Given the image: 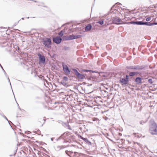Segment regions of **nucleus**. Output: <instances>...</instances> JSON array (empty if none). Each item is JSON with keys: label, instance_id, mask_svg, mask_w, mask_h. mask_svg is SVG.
<instances>
[{"label": "nucleus", "instance_id": "49530a36", "mask_svg": "<svg viewBox=\"0 0 157 157\" xmlns=\"http://www.w3.org/2000/svg\"><path fill=\"white\" fill-rule=\"evenodd\" d=\"M157 90V88H154L153 89V91H156V90Z\"/></svg>", "mask_w": 157, "mask_h": 157}, {"label": "nucleus", "instance_id": "052dcab7", "mask_svg": "<svg viewBox=\"0 0 157 157\" xmlns=\"http://www.w3.org/2000/svg\"><path fill=\"white\" fill-rule=\"evenodd\" d=\"M29 17H27V18L29 19Z\"/></svg>", "mask_w": 157, "mask_h": 157}, {"label": "nucleus", "instance_id": "7ed1b4c3", "mask_svg": "<svg viewBox=\"0 0 157 157\" xmlns=\"http://www.w3.org/2000/svg\"><path fill=\"white\" fill-rule=\"evenodd\" d=\"M41 41L42 44L46 48H51L52 41L51 38L49 37L43 38L41 39Z\"/></svg>", "mask_w": 157, "mask_h": 157}, {"label": "nucleus", "instance_id": "4be33fe9", "mask_svg": "<svg viewBox=\"0 0 157 157\" xmlns=\"http://www.w3.org/2000/svg\"><path fill=\"white\" fill-rule=\"evenodd\" d=\"M2 117H4L6 120L8 122L9 124H10V126L11 127V125L10 124V121L8 120V119L7 118V117L4 115H2Z\"/></svg>", "mask_w": 157, "mask_h": 157}, {"label": "nucleus", "instance_id": "09e8293b", "mask_svg": "<svg viewBox=\"0 0 157 157\" xmlns=\"http://www.w3.org/2000/svg\"><path fill=\"white\" fill-rule=\"evenodd\" d=\"M54 139V138H51V141H53Z\"/></svg>", "mask_w": 157, "mask_h": 157}, {"label": "nucleus", "instance_id": "6ab92c4d", "mask_svg": "<svg viewBox=\"0 0 157 157\" xmlns=\"http://www.w3.org/2000/svg\"><path fill=\"white\" fill-rule=\"evenodd\" d=\"M71 157H79L78 152L76 151L73 152V154Z\"/></svg>", "mask_w": 157, "mask_h": 157}, {"label": "nucleus", "instance_id": "e433bc0d", "mask_svg": "<svg viewBox=\"0 0 157 157\" xmlns=\"http://www.w3.org/2000/svg\"><path fill=\"white\" fill-rule=\"evenodd\" d=\"M121 5V3H120L119 2H117L116 3L115 5H114V6H116V5Z\"/></svg>", "mask_w": 157, "mask_h": 157}, {"label": "nucleus", "instance_id": "37998d69", "mask_svg": "<svg viewBox=\"0 0 157 157\" xmlns=\"http://www.w3.org/2000/svg\"><path fill=\"white\" fill-rule=\"evenodd\" d=\"M16 154V152H15L13 155H10V156H12L13 155H15Z\"/></svg>", "mask_w": 157, "mask_h": 157}, {"label": "nucleus", "instance_id": "8fccbe9b", "mask_svg": "<svg viewBox=\"0 0 157 157\" xmlns=\"http://www.w3.org/2000/svg\"><path fill=\"white\" fill-rule=\"evenodd\" d=\"M87 85V86H92V84H88Z\"/></svg>", "mask_w": 157, "mask_h": 157}, {"label": "nucleus", "instance_id": "338daca9", "mask_svg": "<svg viewBox=\"0 0 157 157\" xmlns=\"http://www.w3.org/2000/svg\"><path fill=\"white\" fill-rule=\"evenodd\" d=\"M33 17V18H34V17Z\"/></svg>", "mask_w": 157, "mask_h": 157}, {"label": "nucleus", "instance_id": "f257e3e1", "mask_svg": "<svg viewBox=\"0 0 157 157\" xmlns=\"http://www.w3.org/2000/svg\"><path fill=\"white\" fill-rule=\"evenodd\" d=\"M149 131L152 135H157V124L153 120L150 121Z\"/></svg>", "mask_w": 157, "mask_h": 157}, {"label": "nucleus", "instance_id": "c03bdc74", "mask_svg": "<svg viewBox=\"0 0 157 157\" xmlns=\"http://www.w3.org/2000/svg\"><path fill=\"white\" fill-rule=\"evenodd\" d=\"M37 132H38L37 134H39V135H40V130H39L37 131Z\"/></svg>", "mask_w": 157, "mask_h": 157}, {"label": "nucleus", "instance_id": "5701e85b", "mask_svg": "<svg viewBox=\"0 0 157 157\" xmlns=\"http://www.w3.org/2000/svg\"><path fill=\"white\" fill-rule=\"evenodd\" d=\"M39 78H40L41 80H42L43 81H45L46 82H48L47 80H46V79H45L44 78V77L42 76H41V77H40Z\"/></svg>", "mask_w": 157, "mask_h": 157}, {"label": "nucleus", "instance_id": "a211bd4d", "mask_svg": "<svg viewBox=\"0 0 157 157\" xmlns=\"http://www.w3.org/2000/svg\"><path fill=\"white\" fill-rule=\"evenodd\" d=\"M65 147L64 146H58L55 148V150L57 151H60L61 149L64 148Z\"/></svg>", "mask_w": 157, "mask_h": 157}, {"label": "nucleus", "instance_id": "0e129e2a", "mask_svg": "<svg viewBox=\"0 0 157 157\" xmlns=\"http://www.w3.org/2000/svg\"><path fill=\"white\" fill-rule=\"evenodd\" d=\"M10 122H11L12 124H13V123H12V122H11V121Z\"/></svg>", "mask_w": 157, "mask_h": 157}, {"label": "nucleus", "instance_id": "13d9d810", "mask_svg": "<svg viewBox=\"0 0 157 157\" xmlns=\"http://www.w3.org/2000/svg\"><path fill=\"white\" fill-rule=\"evenodd\" d=\"M59 140V139H58H58H56V140H57V141H58V140Z\"/></svg>", "mask_w": 157, "mask_h": 157}, {"label": "nucleus", "instance_id": "423d86ee", "mask_svg": "<svg viewBox=\"0 0 157 157\" xmlns=\"http://www.w3.org/2000/svg\"><path fill=\"white\" fill-rule=\"evenodd\" d=\"M62 66L63 70L65 73L67 75L69 74L70 73V71L68 67L66 65H65L64 63H62Z\"/></svg>", "mask_w": 157, "mask_h": 157}, {"label": "nucleus", "instance_id": "2f4dec72", "mask_svg": "<svg viewBox=\"0 0 157 157\" xmlns=\"http://www.w3.org/2000/svg\"><path fill=\"white\" fill-rule=\"evenodd\" d=\"M90 72H92V73H98V71H94L91 70H90Z\"/></svg>", "mask_w": 157, "mask_h": 157}, {"label": "nucleus", "instance_id": "3c124183", "mask_svg": "<svg viewBox=\"0 0 157 157\" xmlns=\"http://www.w3.org/2000/svg\"><path fill=\"white\" fill-rule=\"evenodd\" d=\"M17 105H18V108L20 110H21V109L20 108V107L19 106V105L18 104H17Z\"/></svg>", "mask_w": 157, "mask_h": 157}, {"label": "nucleus", "instance_id": "680f3d73", "mask_svg": "<svg viewBox=\"0 0 157 157\" xmlns=\"http://www.w3.org/2000/svg\"><path fill=\"white\" fill-rule=\"evenodd\" d=\"M27 1H30V0H27Z\"/></svg>", "mask_w": 157, "mask_h": 157}, {"label": "nucleus", "instance_id": "f704fd0d", "mask_svg": "<svg viewBox=\"0 0 157 157\" xmlns=\"http://www.w3.org/2000/svg\"><path fill=\"white\" fill-rule=\"evenodd\" d=\"M6 78H7V79H8V82H10V86H11V83H10V80L9 79V78L8 76V75L7 76H6Z\"/></svg>", "mask_w": 157, "mask_h": 157}, {"label": "nucleus", "instance_id": "bf43d9fd", "mask_svg": "<svg viewBox=\"0 0 157 157\" xmlns=\"http://www.w3.org/2000/svg\"><path fill=\"white\" fill-rule=\"evenodd\" d=\"M103 77H105V75H103Z\"/></svg>", "mask_w": 157, "mask_h": 157}, {"label": "nucleus", "instance_id": "39448f33", "mask_svg": "<svg viewBox=\"0 0 157 157\" xmlns=\"http://www.w3.org/2000/svg\"><path fill=\"white\" fill-rule=\"evenodd\" d=\"M146 66L145 65H136L134 66H127L126 68L130 70H145Z\"/></svg>", "mask_w": 157, "mask_h": 157}, {"label": "nucleus", "instance_id": "603ef678", "mask_svg": "<svg viewBox=\"0 0 157 157\" xmlns=\"http://www.w3.org/2000/svg\"><path fill=\"white\" fill-rule=\"evenodd\" d=\"M0 115H1L2 116V115H4L3 114H2L0 113Z\"/></svg>", "mask_w": 157, "mask_h": 157}, {"label": "nucleus", "instance_id": "5fc2aeb1", "mask_svg": "<svg viewBox=\"0 0 157 157\" xmlns=\"http://www.w3.org/2000/svg\"><path fill=\"white\" fill-rule=\"evenodd\" d=\"M28 132H29V133H27V134H29L30 133H31V132H29V131H28Z\"/></svg>", "mask_w": 157, "mask_h": 157}, {"label": "nucleus", "instance_id": "774afa93", "mask_svg": "<svg viewBox=\"0 0 157 157\" xmlns=\"http://www.w3.org/2000/svg\"><path fill=\"white\" fill-rule=\"evenodd\" d=\"M95 1V0H94V1Z\"/></svg>", "mask_w": 157, "mask_h": 157}, {"label": "nucleus", "instance_id": "58836bf2", "mask_svg": "<svg viewBox=\"0 0 157 157\" xmlns=\"http://www.w3.org/2000/svg\"><path fill=\"white\" fill-rule=\"evenodd\" d=\"M67 127L70 130H71V126L69 125V124L67 126Z\"/></svg>", "mask_w": 157, "mask_h": 157}, {"label": "nucleus", "instance_id": "e2e57ef3", "mask_svg": "<svg viewBox=\"0 0 157 157\" xmlns=\"http://www.w3.org/2000/svg\"><path fill=\"white\" fill-rule=\"evenodd\" d=\"M38 6H40V4H38Z\"/></svg>", "mask_w": 157, "mask_h": 157}, {"label": "nucleus", "instance_id": "72a5a7b5", "mask_svg": "<svg viewBox=\"0 0 157 157\" xmlns=\"http://www.w3.org/2000/svg\"><path fill=\"white\" fill-rule=\"evenodd\" d=\"M65 134V133H63V134H62L60 136L59 138H58V139H61V138H62V137L64 136Z\"/></svg>", "mask_w": 157, "mask_h": 157}, {"label": "nucleus", "instance_id": "9d476101", "mask_svg": "<svg viewBox=\"0 0 157 157\" xmlns=\"http://www.w3.org/2000/svg\"><path fill=\"white\" fill-rule=\"evenodd\" d=\"M112 23L116 25H118L122 23H120L121 22V20L120 18L117 17H113L112 19Z\"/></svg>", "mask_w": 157, "mask_h": 157}, {"label": "nucleus", "instance_id": "9b49d317", "mask_svg": "<svg viewBox=\"0 0 157 157\" xmlns=\"http://www.w3.org/2000/svg\"><path fill=\"white\" fill-rule=\"evenodd\" d=\"M62 39L63 40H74L73 34L70 35L69 36H64L63 37Z\"/></svg>", "mask_w": 157, "mask_h": 157}, {"label": "nucleus", "instance_id": "a878e982", "mask_svg": "<svg viewBox=\"0 0 157 157\" xmlns=\"http://www.w3.org/2000/svg\"><path fill=\"white\" fill-rule=\"evenodd\" d=\"M130 18L129 17H125L123 19V20H124V21H127V20H130Z\"/></svg>", "mask_w": 157, "mask_h": 157}, {"label": "nucleus", "instance_id": "4d7b16f0", "mask_svg": "<svg viewBox=\"0 0 157 157\" xmlns=\"http://www.w3.org/2000/svg\"><path fill=\"white\" fill-rule=\"evenodd\" d=\"M119 147L120 148H123V147H121V146H120V147L119 146Z\"/></svg>", "mask_w": 157, "mask_h": 157}, {"label": "nucleus", "instance_id": "393cba45", "mask_svg": "<svg viewBox=\"0 0 157 157\" xmlns=\"http://www.w3.org/2000/svg\"><path fill=\"white\" fill-rule=\"evenodd\" d=\"M68 79V78L66 76H64L63 77V81H67Z\"/></svg>", "mask_w": 157, "mask_h": 157}, {"label": "nucleus", "instance_id": "cd10ccee", "mask_svg": "<svg viewBox=\"0 0 157 157\" xmlns=\"http://www.w3.org/2000/svg\"><path fill=\"white\" fill-rule=\"evenodd\" d=\"M97 23L100 25H102L104 24V21L103 20L99 21Z\"/></svg>", "mask_w": 157, "mask_h": 157}, {"label": "nucleus", "instance_id": "c756f323", "mask_svg": "<svg viewBox=\"0 0 157 157\" xmlns=\"http://www.w3.org/2000/svg\"><path fill=\"white\" fill-rule=\"evenodd\" d=\"M128 81H129V75H125V77H124Z\"/></svg>", "mask_w": 157, "mask_h": 157}, {"label": "nucleus", "instance_id": "2eb2a0df", "mask_svg": "<svg viewBox=\"0 0 157 157\" xmlns=\"http://www.w3.org/2000/svg\"><path fill=\"white\" fill-rule=\"evenodd\" d=\"M146 19L145 20L146 22H148L150 21H152L153 20V17L152 16H146L145 17Z\"/></svg>", "mask_w": 157, "mask_h": 157}, {"label": "nucleus", "instance_id": "f8f14e48", "mask_svg": "<svg viewBox=\"0 0 157 157\" xmlns=\"http://www.w3.org/2000/svg\"><path fill=\"white\" fill-rule=\"evenodd\" d=\"M142 78L139 77H137L135 79L134 82L137 84H140L142 83Z\"/></svg>", "mask_w": 157, "mask_h": 157}, {"label": "nucleus", "instance_id": "de8ad7c7", "mask_svg": "<svg viewBox=\"0 0 157 157\" xmlns=\"http://www.w3.org/2000/svg\"><path fill=\"white\" fill-rule=\"evenodd\" d=\"M30 1H33L35 2H37V1L34 0H30Z\"/></svg>", "mask_w": 157, "mask_h": 157}, {"label": "nucleus", "instance_id": "ddd939ff", "mask_svg": "<svg viewBox=\"0 0 157 157\" xmlns=\"http://www.w3.org/2000/svg\"><path fill=\"white\" fill-rule=\"evenodd\" d=\"M80 138L84 140L89 145H92V143L87 138H84L81 136H80Z\"/></svg>", "mask_w": 157, "mask_h": 157}, {"label": "nucleus", "instance_id": "0eeeda50", "mask_svg": "<svg viewBox=\"0 0 157 157\" xmlns=\"http://www.w3.org/2000/svg\"><path fill=\"white\" fill-rule=\"evenodd\" d=\"M39 59V64L40 63L44 64L45 63V58L44 56L43 55H41L40 54H38Z\"/></svg>", "mask_w": 157, "mask_h": 157}, {"label": "nucleus", "instance_id": "a19ab883", "mask_svg": "<svg viewBox=\"0 0 157 157\" xmlns=\"http://www.w3.org/2000/svg\"><path fill=\"white\" fill-rule=\"evenodd\" d=\"M21 20V19L20 20L17 22H16V23H15V24H14V26H16V25H17V24Z\"/></svg>", "mask_w": 157, "mask_h": 157}, {"label": "nucleus", "instance_id": "79ce46f5", "mask_svg": "<svg viewBox=\"0 0 157 157\" xmlns=\"http://www.w3.org/2000/svg\"><path fill=\"white\" fill-rule=\"evenodd\" d=\"M64 124L67 126L69 124V123L68 122H67L64 123Z\"/></svg>", "mask_w": 157, "mask_h": 157}, {"label": "nucleus", "instance_id": "dca6fc26", "mask_svg": "<svg viewBox=\"0 0 157 157\" xmlns=\"http://www.w3.org/2000/svg\"><path fill=\"white\" fill-rule=\"evenodd\" d=\"M92 26L91 24H89L85 27V30L86 31H89L91 29Z\"/></svg>", "mask_w": 157, "mask_h": 157}, {"label": "nucleus", "instance_id": "4468645a", "mask_svg": "<svg viewBox=\"0 0 157 157\" xmlns=\"http://www.w3.org/2000/svg\"><path fill=\"white\" fill-rule=\"evenodd\" d=\"M140 74H141V73L138 71H131L129 72V75L130 76H133L135 75L137 76Z\"/></svg>", "mask_w": 157, "mask_h": 157}, {"label": "nucleus", "instance_id": "c85d7f7f", "mask_svg": "<svg viewBox=\"0 0 157 157\" xmlns=\"http://www.w3.org/2000/svg\"><path fill=\"white\" fill-rule=\"evenodd\" d=\"M82 71L83 72H90V70H87V69H82Z\"/></svg>", "mask_w": 157, "mask_h": 157}, {"label": "nucleus", "instance_id": "864d4df0", "mask_svg": "<svg viewBox=\"0 0 157 157\" xmlns=\"http://www.w3.org/2000/svg\"><path fill=\"white\" fill-rule=\"evenodd\" d=\"M17 56H20V55L19 54H17Z\"/></svg>", "mask_w": 157, "mask_h": 157}, {"label": "nucleus", "instance_id": "20e7f679", "mask_svg": "<svg viewBox=\"0 0 157 157\" xmlns=\"http://www.w3.org/2000/svg\"><path fill=\"white\" fill-rule=\"evenodd\" d=\"M72 70L75 76V78L78 80V81H80L81 80H82L85 78L86 74H81L75 68H73Z\"/></svg>", "mask_w": 157, "mask_h": 157}, {"label": "nucleus", "instance_id": "a18cd8bd", "mask_svg": "<svg viewBox=\"0 0 157 157\" xmlns=\"http://www.w3.org/2000/svg\"><path fill=\"white\" fill-rule=\"evenodd\" d=\"M122 134L121 133H118V136H122Z\"/></svg>", "mask_w": 157, "mask_h": 157}, {"label": "nucleus", "instance_id": "412c9836", "mask_svg": "<svg viewBox=\"0 0 157 157\" xmlns=\"http://www.w3.org/2000/svg\"><path fill=\"white\" fill-rule=\"evenodd\" d=\"M64 32L65 31L62 30L58 33V35L60 37L62 36L64 34Z\"/></svg>", "mask_w": 157, "mask_h": 157}, {"label": "nucleus", "instance_id": "4c0bfd02", "mask_svg": "<svg viewBox=\"0 0 157 157\" xmlns=\"http://www.w3.org/2000/svg\"><path fill=\"white\" fill-rule=\"evenodd\" d=\"M78 155H79V157H80V156L83 155V154L82 153H78Z\"/></svg>", "mask_w": 157, "mask_h": 157}, {"label": "nucleus", "instance_id": "7c9ffc66", "mask_svg": "<svg viewBox=\"0 0 157 157\" xmlns=\"http://www.w3.org/2000/svg\"><path fill=\"white\" fill-rule=\"evenodd\" d=\"M14 48L16 49V50L17 51V50L18 51H19L20 50V49L18 47V46L15 45V46H14Z\"/></svg>", "mask_w": 157, "mask_h": 157}, {"label": "nucleus", "instance_id": "6e6552de", "mask_svg": "<svg viewBox=\"0 0 157 157\" xmlns=\"http://www.w3.org/2000/svg\"><path fill=\"white\" fill-rule=\"evenodd\" d=\"M53 41L57 44H60L62 40V38L60 36H57L56 37L53 38Z\"/></svg>", "mask_w": 157, "mask_h": 157}, {"label": "nucleus", "instance_id": "ea45409f", "mask_svg": "<svg viewBox=\"0 0 157 157\" xmlns=\"http://www.w3.org/2000/svg\"><path fill=\"white\" fill-rule=\"evenodd\" d=\"M3 71L4 73V74L6 76H7L8 75L7 74L6 71H5V70H3Z\"/></svg>", "mask_w": 157, "mask_h": 157}, {"label": "nucleus", "instance_id": "bb28decb", "mask_svg": "<svg viewBox=\"0 0 157 157\" xmlns=\"http://www.w3.org/2000/svg\"><path fill=\"white\" fill-rule=\"evenodd\" d=\"M148 82L150 84H152L153 83L152 79L151 78H149L148 79Z\"/></svg>", "mask_w": 157, "mask_h": 157}, {"label": "nucleus", "instance_id": "c9c22d12", "mask_svg": "<svg viewBox=\"0 0 157 157\" xmlns=\"http://www.w3.org/2000/svg\"><path fill=\"white\" fill-rule=\"evenodd\" d=\"M63 48L65 50H68L69 48L66 46H64L63 47Z\"/></svg>", "mask_w": 157, "mask_h": 157}, {"label": "nucleus", "instance_id": "6e6d98bb", "mask_svg": "<svg viewBox=\"0 0 157 157\" xmlns=\"http://www.w3.org/2000/svg\"><path fill=\"white\" fill-rule=\"evenodd\" d=\"M24 17H22L21 18V19H22V20H24Z\"/></svg>", "mask_w": 157, "mask_h": 157}, {"label": "nucleus", "instance_id": "69168bd1", "mask_svg": "<svg viewBox=\"0 0 157 157\" xmlns=\"http://www.w3.org/2000/svg\"><path fill=\"white\" fill-rule=\"evenodd\" d=\"M66 142V141H65L64 142V143H65Z\"/></svg>", "mask_w": 157, "mask_h": 157}, {"label": "nucleus", "instance_id": "1a4fd4ad", "mask_svg": "<svg viewBox=\"0 0 157 157\" xmlns=\"http://www.w3.org/2000/svg\"><path fill=\"white\" fill-rule=\"evenodd\" d=\"M119 82L120 83H121L122 85H127L129 83V81H128L125 79L124 77H121L119 80Z\"/></svg>", "mask_w": 157, "mask_h": 157}, {"label": "nucleus", "instance_id": "f03ea898", "mask_svg": "<svg viewBox=\"0 0 157 157\" xmlns=\"http://www.w3.org/2000/svg\"><path fill=\"white\" fill-rule=\"evenodd\" d=\"M129 23L134 25H144L147 26H152L157 25V23L155 22H146L139 21H132L129 22Z\"/></svg>", "mask_w": 157, "mask_h": 157}, {"label": "nucleus", "instance_id": "aec40b11", "mask_svg": "<svg viewBox=\"0 0 157 157\" xmlns=\"http://www.w3.org/2000/svg\"><path fill=\"white\" fill-rule=\"evenodd\" d=\"M82 35H74L73 34V39H79L80 38L81 36H82Z\"/></svg>", "mask_w": 157, "mask_h": 157}, {"label": "nucleus", "instance_id": "b1692460", "mask_svg": "<svg viewBox=\"0 0 157 157\" xmlns=\"http://www.w3.org/2000/svg\"><path fill=\"white\" fill-rule=\"evenodd\" d=\"M60 84L63 85L65 86H66L67 85V84L65 82H64V81H63V80L60 82Z\"/></svg>", "mask_w": 157, "mask_h": 157}, {"label": "nucleus", "instance_id": "f3484780", "mask_svg": "<svg viewBox=\"0 0 157 157\" xmlns=\"http://www.w3.org/2000/svg\"><path fill=\"white\" fill-rule=\"evenodd\" d=\"M65 153L66 154H67V155L68 156L70 157H71L72 154H73V151H68L67 150H66L65 151Z\"/></svg>", "mask_w": 157, "mask_h": 157}, {"label": "nucleus", "instance_id": "473e14b6", "mask_svg": "<svg viewBox=\"0 0 157 157\" xmlns=\"http://www.w3.org/2000/svg\"><path fill=\"white\" fill-rule=\"evenodd\" d=\"M145 122H146L145 121H140V124H141V125H143L144 124H145Z\"/></svg>", "mask_w": 157, "mask_h": 157}]
</instances>
